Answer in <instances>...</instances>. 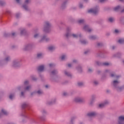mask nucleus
<instances>
[{"mask_svg": "<svg viewBox=\"0 0 124 124\" xmlns=\"http://www.w3.org/2000/svg\"><path fill=\"white\" fill-rule=\"evenodd\" d=\"M70 31H71V29H70V28H67L66 33L65 34L66 37L68 38V37H71V36H73L74 38H77V37H78V35L75 34H71V33H70Z\"/></svg>", "mask_w": 124, "mask_h": 124, "instance_id": "nucleus-1", "label": "nucleus"}, {"mask_svg": "<svg viewBox=\"0 0 124 124\" xmlns=\"http://www.w3.org/2000/svg\"><path fill=\"white\" fill-rule=\"evenodd\" d=\"M51 29V24L48 21L45 22V25L44 28V32H49Z\"/></svg>", "mask_w": 124, "mask_h": 124, "instance_id": "nucleus-2", "label": "nucleus"}, {"mask_svg": "<svg viewBox=\"0 0 124 124\" xmlns=\"http://www.w3.org/2000/svg\"><path fill=\"white\" fill-rule=\"evenodd\" d=\"M87 115L89 118V120L91 122L92 121L91 118H94V117H96V116H97V113L96 112H88Z\"/></svg>", "mask_w": 124, "mask_h": 124, "instance_id": "nucleus-3", "label": "nucleus"}, {"mask_svg": "<svg viewBox=\"0 0 124 124\" xmlns=\"http://www.w3.org/2000/svg\"><path fill=\"white\" fill-rule=\"evenodd\" d=\"M98 12V7H96L94 9H91L88 10V13H93V14H94V15L97 14Z\"/></svg>", "mask_w": 124, "mask_h": 124, "instance_id": "nucleus-4", "label": "nucleus"}, {"mask_svg": "<svg viewBox=\"0 0 124 124\" xmlns=\"http://www.w3.org/2000/svg\"><path fill=\"white\" fill-rule=\"evenodd\" d=\"M31 2V0H25L24 4L23 5V8L25 9V10H29V7H28V4Z\"/></svg>", "mask_w": 124, "mask_h": 124, "instance_id": "nucleus-5", "label": "nucleus"}, {"mask_svg": "<svg viewBox=\"0 0 124 124\" xmlns=\"http://www.w3.org/2000/svg\"><path fill=\"white\" fill-rule=\"evenodd\" d=\"M118 124H124V116H120L119 117Z\"/></svg>", "mask_w": 124, "mask_h": 124, "instance_id": "nucleus-6", "label": "nucleus"}, {"mask_svg": "<svg viewBox=\"0 0 124 124\" xmlns=\"http://www.w3.org/2000/svg\"><path fill=\"white\" fill-rule=\"evenodd\" d=\"M107 104H109V102L107 100H106L104 103L100 104L99 105V107L100 108H103L105 105H107Z\"/></svg>", "mask_w": 124, "mask_h": 124, "instance_id": "nucleus-7", "label": "nucleus"}, {"mask_svg": "<svg viewBox=\"0 0 124 124\" xmlns=\"http://www.w3.org/2000/svg\"><path fill=\"white\" fill-rule=\"evenodd\" d=\"M75 101L76 102L83 103V102H85V99L82 98H76L75 99Z\"/></svg>", "mask_w": 124, "mask_h": 124, "instance_id": "nucleus-8", "label": "nucleus"}, {"mask_svg": "<svg viewBox=\"0 0 124 124\" xmlns=\"http://www.w3.org/2000/svg\"><path fill=\"white\" fill-rule=\"evenodd\" d=\"M83 29H84L85 31H88V32H91L92 31V29H90V28L88 25H85Z\"/></svg>", "mask_w": 124, "mask_h": 124, "instance_id": "nucleus-9", "label": "nucleus"}, {"mask_svg": "<svg viewBox=\"0 0 124 124\" xmlns=\"http://www.w3.org/2000/svg\"><path fill=\"white\" fill-rule=\"evenodd\" d=\"M2 115V114L3 115H4L5 116H7L8 115V112H7L6 110H5V109H2L1 110V113H0Z\"/></svg>", "mask_w": 124, "mask_h": 124, "instance_id": "nucleus-10", "label": "nucleus"}, {"mask_svg": "<svg viewBox=\"0 0 124 124\" xmlns=\"http://www.w3.org/2000/svg\"><path fill=\"white\" fill-rule=\"evenodd\" d=\"M50 40V39L49 38H47L46 36H44L41 39V41H46V42L47 41H49Z\"/></svg>", "mask_w": 124, "mask_h": 124, "instance_id": "nucleus-11", "label": "nucleus"}, {"mask_svg": "<svg viewBox=\"0 0 124 124\" xmlns=\"http://www.w3.org/2000/svg\"><path fill=\"white\" fill-rule=\"evenodd\" d=\"M40 120L42 122H45L46 121V115H42L40 117Z\"/></svg>", "mask_w": 124, "mask_h": 124, "instance_id": "nucleus-12", "label": "nucleus"}, {"mask_svg": "<svg viewBox=\"0 0 124 124\" xmlns=\"http://www.w3.org/2000/svg\"><path fill=\"white\" fill-rule=\"evenodd\" d=\"M29 103H24L22 104L21 107L22 108H27V107H29Z\"/></svg>", "mask_w": 124, "mask_h": 124, "instance_id": "nucleus-13", "label": "nucleus"}, {"mask_svg": "<svg viewBox=\"0 0 124 124\" xmlns=\"http://www.w3.org/2000/svg\"><path fill=\"white\" fill-rule=\"evenodd\" d=\"M44 70V65H41L38 67V71H43Z\"/></svg>", "mask_w": 124, "mask_h": 124, "instance_id": "nucleus-14", "label": "nucleus"}, {"mask_svg": "<svg viewBox=\"0 0 124 124\" xmlns=\"http://www.w3.org/2000/svg\"><path fill=\"white\" fill-rule=\"evenodd\" d=\"M41 113H42V115H43V116H46V115H47V111H46V110L45 109H42L41 111Z\"/></svg>", "mask_w": 124, "mask_h": 124, "instance_id": "nucleus-15", "label": "nucleus"}, {"mask_svg": "<svg viewBox=\"0 0 124 124\" xmlns=\"http://www.w3.org/2000/svg\"><path fill=\"white\" fill-rule=\"evenodd\" d=\"M76 118V117H72L70 122L68 124H73V122H74Z\"/></svg>", "mask_w": 124, "mask_h": 124, "instance_id": "nucleus-16", "label": "nucleus"}, {"mask_svg": "<svg viewBox=\"0 0 124 124\" xmlns=\"http://www.w3.org/2000/svg\"><path fill=\"white\" fill-rule=\"evenodd\" d=\"M31 45H28L27 46H26L25 48H24V50L25 51H27L28 50H29L30 49V48H31Z\"/></svg>", "mask_w": 124, "mask_h": 124, "instance_id": "nucleus-17", "label": "nucleus"}, {"mask_svg": "<svg viewBox=\"0 0 124 124\" xmlns=\"http://www.w3.org/2000/svg\"><path fill=\"white\" fill-rule=\"evenodd\" d=\"M120 82L118 81L117 80H114L113 81V86L114 87H117V85H118V84H119Z\"/></svg>", "mask_w": 124, "mask_h": 124, "instance_id": "nucleus-18", "label": "nucleus"}, {"mask_svg": "<svg viewBox=\"0 0 124 124\" xmlns=\"http://www.w3.org/2000/svg\"><path fill=\"white\" fill-rule=\"evenodd\" d=\"M26 32H27L26 30L25 29H23L21 30L20 34H21V35H23V34H26Z\"/></svg>", "mask_w": 124, "mask_h": 124, "instance_id": "nucleus-19", "label": "nucleus"}, {"mask_svg": "<svg viewBox=\"0 0 124 124\" xmlns=\"http://www.w3.org/2000/svg\"><path fill=\"white\" fill-rule=\"evenodd\" d=\"M18 65H19V63H18V62H17L16 61L13 62V66L14 67H17V66H18Z\"/></svg>", "mask_w": 124, "mask_h": 124, "instance_id": "nucleus-20", "label": "nucleus"}, {"mask_svg": "<svg viewBox=\"0 0 124 124\" xmlns=\"http://www.w3.org/2000/svg\"><path fill=\"white\" fill-rule=\"evenodd\" d=\"M120 8H121V7L120 6H118L115 8H114L113 9L114 11H118L120 9Z\"/></svg>", "mask_w": 124, "mask_h": 124, "instance_id": "nucleus-21", "label": "nucleus"}, {"mask_svg": "<svg viewBox=\"0 0 124 124\" xmlns=\"http://www.w3.org/2000/svg\"><path fill=\"white\" fill-rule=\"evenodd\" d=\"M48 50H49V51H53V50H55V46H49L48 47Z\"/></svg>", "mask_w": 124, "mask_h": 124, "instance_id": "nucleus-22", "label": "nucleus"}, {"mask_svg": "<svg viewBox=\"0 0 124 124\" xmlns=\"http://www.w3.org/2000/svg\"><path fill=\"white\" fill-rule=\"evenodd\" d=\"M64 74H65V75H66L67 76H68L69 77H71V74L66 72V71H65Z\"/></svg>", "mask_w": 124, "mask_h": 124, "instance_id": "nucleus-23", "label": "nucleus"}, {"mask_svg": "<svg viewBox=\"0 0 124 124\" xmlns=\"http://www.w3.org/2000/svg\"><path fill=\"white\" fill-rule=\"evenodd\" d=\"M90 39H91V40H94V39H96V36H91L90 37Z\"/></svg>", "mask_w": 124, "mask_h": 124, "instance_id": "nucleus-24", "label": "nucleus"}, {"mask_svg": "<svg viewBox=\"0 0 124 124\" xmlns=\"http://www.w3.org/2000/svg\"><path fill=\"white\" fill-rule=\"evenodd\" d=\"M30 89H31V86H27L25 88V90L26 91H30Z\"/></svg>", "mask_w": 124, "mask_h": 124, "instance_id": "nucleus-25", "label": "nucleus"}, {"mask_svg": "<svg viewBox=\"0 0 124 124\" xmlns=\"http://www.w3.org/2000/svg\"><path fill=\"white\" fill-rule=\"evenodd\" d=\"M119 43L122 44V43H124V39H121L118 40Z\"/></svg>", "mask_w": 124, "mask_h": 124, "instance_id": "nucleus-26", "label": "nucleus"}, {"mask_svg": "<svg viewBox=\"0 0 124 124\" xmlns=\"http://www.w3.org/2000/svg\"><path fill=\"white\" fill-rule=\"evenodd\" d=\"M94 98H95V95H93L92 96V99H93V100L92 101H91V102H90V104L91 105H92V104H93V100L94 99Z\"/></svg>", "mask_w": 124, "mask_h": 124, "instance_id": "nucleus-27", "label": "nucleus"}, {"mask_svg": "<svg viewBox=\"0 0 124 124\" xmlns=\"http://www.w3.org/2000/svg\"><path fill=\"white\" fill-rule=\"evenodd\" d=\"M78 22L79 24H83V23H85V20H84V19H81V20H78Z\"/></svg>", "mask_w": 124, "mask_h": 124, "instance_id": "nucleus-28", "label": "nucleus"}, {"mask_svg": "<svg viewBox=\"0 0 124 124\" xmlns=\"http://www.w3.org/2000/svg\"><path fill=\"white\" fill-rule=\"evenodd\" d=\"M51 73L53 75H56V74L58 73V71L56 70H54L52 71Z\"/></svg>", "mask_w": 124, "mask_h": 124, "instance_id": "nucleus-29", "label": "nucleus"}, {"mask_svg": "<svg viewBox=\"0 0 124 124\" xmlns=\"http://www.w3.org/2000/svg\"><path fill=\"white\" fill-rule=\"evenodd\" d=\"M55 102H56V99L53 100V101H52L51 102L48 103V105H51L52 104H54V103H55Z\"/></svg>", "mask_w": 124, "mask_h": 124, "instance_id": "nucleus-30", "label": "nucleus"}, {"mask_svg": "<svg viewBox=\"0 0 124 124\" xmlns=\"http://www.w3.org/2000/svg\"><path fill=\"white\" fill-rule=\"evenodd\" d=\"M66 56L64 55H62V56L61 57V60L62 61H64V59H66Z\"/></svg>", "mask_w": 124, "mask_h": 124, "instance_id": "nucleus-31", "label": "nucleus"}, {"mask_svg": "<svg viewBox=\"0 0 124 124\" xmlns=\"http://www.w3.org/2000/svg\"><path fill=\"white\" fill-rule=\"evenodd\" d=\"M80 42L82 43V44H87V43H88V42H87L84 40L80 41Z\"/></svg>", "mask_w": 124, "mask_h": 124, "instance_id": "nucleus-32", "label": "nucleus"}, {"mask_svg": "<svg viewBox=\"0 0 124 124\" xmlns=\"http://www.w3.org/2000/svg\"><path fill=\"white\" fill-rule=\"evenodd\" d=\"M78 85L79 87H82V86L84 85V83H83V82H78Z\"/></svg>", "mask_w": 124, "mask_h": 124, "instance_id": "nucleus-33", "label": "nucleus"}, {"mask_svg": "<svg viewBox=\"0 0 124 124\" xmlns=\"http://www.w3.org/2000/svg\"><path fill=\"white\" fill-rule=\"evenodd\" d=\"M103 65H105L106 66H108V65H110V64L108 62H104L103 63Z\"/></svg>", "mask_w": 124, "mask_h": 124, "instance_id": "nucleus-34", "label": "nucleus"}, {"mask_svg": "<svg viewBox=\"0 0 124 124\" xmlns=\"http://www.w3.org/2000/svg\"><path fill=\"white\" fill-rule=\"evenodd\" d=\"M37 93L38 94H42V93H43V92L41 91V90L38 91Z\"/></svg>", "mask_w": 124, "mask_h": 124, "instance_id": "nucleus-35", "label": "nucleus"}, {"mask_svg": "<svg viewBox=\"0 0 124 124\" xmlns=\"http://www.w3.org/2000/svg\"><path fill=\"white\" fill-rule=\"evenodd\" d=\"M13 97H14V94H11L9 96V98L10 99H12V98H13Z\"/></svg>", "mask_w": 124, "mask_h": 124, "instance_id": "nucleus-36", "label": "nucleus"}, {"mask_svg": "<svg viewBox=\"0 0 124 124\" xmlns=\"http://www.w3.org/2000/svg\"><path fill=\"white\" fill-rule=\"evenodd\" d=\"M42 56H43L42 53H39L37 54V58H41Z\"/></svg>", "mask_w": 124, "mask_h": 124, "instance_id": "nucleus-37", "label": "nucleus"}, {"mask_svg": "<svg viewBox=\"0 0 124 124\" xmlns=\"http://www.w3.org/2000/svg\"><path fill=\"white\" fill-rule=\"evenodd\" d=\"M108 21L109 22H113V21H114V18L110 17V18H108Z\"/></svg>", "mask_w": 124, "mask_h": 124, "instance_id": "nucleus-38", "label": "nucleus"}, {"mask_svg": "<svg viewBox=\"0 0 124 124\" xmlns=\"http://www.w3.org/2000/svg\"><path fill=\"white\" fill-rule=\"evenodd\" d=\"M78 71L79 72H82V69L81 68L80 66H79L78 68Z\"/></svg>", "mask_w": 124, "mask_h": 124, "instance_id": "nucleus-39", "label": "nucleus"}, {"mask_svg": "<svg viewBox=\"0 0 124 124\" xmlns=\"http://www.w3.org/2000/svg\"><path fill=\"white\" fill-rule=\"evenodd\" d=\"M5 3L4 1L0 0V5H3Z\"/></svg>", "mask_w": 124, "mask_h": 124, "instance_id": "nucleus-40", "label": "nucleus"}, {"mask_svg": "<svg viewBox=\"0 0 124 124\" xmlns=\"http://www.w3.org/2000/svg\"><path fill=\"white\" fill-rule=\"evenodd\" d=\"M39 36V34H35L34 35V38H37Z\"/></svg>", "mask_w": 124, "mask_h": 124, "instance_id": "nucleus-41", "label": "nucleus"}, {"mask_svg": "<svg viewBox=\"0 0 124 124\" xmlns=\"http://www.w3.org/2000/svg\"><path fill=\"white\" fill-rule=\"evenodd\" d=\"M10 60V58L9 57H7L5 59V62H8V61H9Z\"/></svg>", "mask_w": 124, "mask_h": 124, "instance_id": "nucleus-42", "label": "nucleus"}, {"mask_svg": "<svg viewBox=\"0 0 124 124\" xmlns=\"http://www.w3.org/2000/svg\"><path fill=\"white\" fill-rule=\"evenodd\" d=\"M108 0H100V2H106Z\"/></svg>", "mask_w": 124, "mask_h": 124, "instance_id": "nucleus-43", "label": "nucleus"}, {"mask_svg": "<svg viewBox=\"0 0 124 124\" xmlns=\"http://www.w3.org/2000/svg\"><path fill=\"white\" fill-rule=\"evenodd\" d=\"M31 78L33 81H35V80H36V78H35V77L33 76L31 77Z\"/></svg>", "mask_w": 124, "mask_h": 124, "instance_id": "nucleus-44", "label": "nucleus"}, {"mask_svg": "<svg viewBox=\"0 0 124 124\" xmlns=\"http://www.w3.org/2000/svg\"><path fill=\"white\" fill-rule=\"evenodd\" d=\"M9 35V34H8V33H5L4 34V36H5V37H7V36H8Z\"/></svg>", "mask_w": 124, "mask_h": 124, "instance_id": "nucleus-45", "label": "nucleus"}, {"mask_svg": "<svg viewBox=\"0 0 124 124\" xmlns=\"http://www.w3.org/2000/svg\"><path fill=\"white\" fill-rule=\"evenodd\" d=\"M21 115L23 117H26V115L25 114V111H24V112L22 113Z\"/></svg>", "mask_w": 124, "mask_h": 124, "instance_id": "nucleus-46", "label": "nucleus"}, {"mask_svg": "<svg viewBox=\"0 0 124 124\" xmlns=\"http://www.w3.org/2000/svg\"><path fill=\"white\" fill-rule=\"evenodd\" d=\"M29 84V81H25L24 82V85H28Z\"/></svg>", "mask_w": 124, "mask_h": 124, "instance_id": "nucleus-47", "label": "nucleus"}, {"mask_svg": "<svg viewBox=\"0 0 124 124\" xmlns=\"http://www.w3.org/2000/svg\"><path fill=\"white\" fill-rule=\"evenodd\" d=\"M63 95L64 96H66L67 95V93L64 92L63 93Z\"/></svg>", "mask_w": 124, "mask_h": 124, "instance_id": "nucleus-48", "label": "nucleus"}, {"mask_svg": "<svg viewBox=\"0 0 124 124\" xmlns=\"http://www.w3.org/2000/svg\"><path fill=\"white\" fill-rule=\"evenodd\" d=\"M98 46H102V43H98L97 44Z\"/></svg>", "mask_w": 124, "mask_h": 124, "instance_id": "nucleus-49", "label": "nucleus"}, {"mask_svg": "<svg viewBox=\"0 0 124 124\" xmlns=\"http://www.w3.org/2000/svg\"><path fill=\"white\" fill-rule=\"evenodd\" d=\"M19 16H20V14H16V18H19Z\"/></svg>", "mask_w": 124, "mask_h": 124, "instance_id": "nucleus-50", "label": "nucleus"}, {"mask_svg": "<svg viewBox=\"0 0 124 124\" xmlns=\"http://www.w3.org/2000/svg\"><path fill=\"white\" fill-rule=\"evenodd\" d=\"M79 7H80V8H82V7H83V4H79Z\"/></svg>", "mask_w": 124, "mask_h": 124, "instance_id": "nucleus-51", "label": "nucleus"}, {"mask_svg": "<svg viewBox=\"0 0 124 124\" xmlns=\"http://www.w3.org/2000/svg\"><path fill=\"white\" fill-rule=\"evenodd\" d=\"M50 67H52V66H54V64L50 63L49 64Z\"/></svg>", "mask_w": 124, "mask_h": 124, "instance_id": "nucleus-52", "label": "nucleus"}, {"mask_svg": "<svg viewBox=\"0 0 124 124\" xmlns=\"http://www.w3.org/2000/svg\"><path fill=\"white\" fill-rule=\"evenodd\" d=\"M94 84H95V85H97V84H98V82L96 81H94Z\"/></svg>", "mask_w": 124, "mask_h": 124, "instance_id": "nucleus-53", "label": "nucleus"}, {"mask_svg": "<svg viewBox=\"0 0 124 124\" xmlns=\"http://www.w3.org/2000/svg\"><path fill=\"white\" fill-rule=\"evenodd\" d=\"M65 5V3H64L62 5V8H63V7H64Z\"/></svg>", "mask_w": 124, "mask_h": 124, "instance_id": "nucleus-54", "label": "nucleus"}, {"mask_svg": "<svg viewBox=\"0 0 124 124\" xmlns=\"http://www.w3.org/2000/svg\"><path fill=\"white\" fill-rule=\"evenodd\" d=\"M115 32L116 33H118V32H119V30H115Z\"/></svg>", "mask_w": 124, "mask_h": 124, "instance_id": "nucleus-55", "label": "nucleus"}, {"mask_svg": "<svg viewBox=\"0 0 124 124\" xmlns=\"http://www.w3.org/2000/svg\"><path fill=\"white\" fill-rule=\"evenodd\" d=\"M92 71H93V70L91 69H88V72H92Z\"/></svg>", "mask_w": 124, "mask_h": 124, "instance_id": "nucleus-56", "label": "nucleus"}, {"mask_svg": "<svg viewBox=\"0 0 124 124\" xmlns=\"http://www.w3.org/2000/svg\"><path fill=\"white\" fill-rule=\"evenodd\" d=\"M16 1L17 3H20V0H16Z\"/></svg>", "mask_w": 124, "mask_h": 124, "instance_id": "nucleus-57", "label": "nucleus"}, {"mask_svg": "<svg viewBox=\"0 0 124 124\" xmlns=\"http://www.w3.org/2000/svg\"><path fill=\"white\" fill-rule=\"evenodd\" d=\"M96 63L98 65H100V63L99 62H97Z\"/></svg>", "mask_w": 124, "mask_h": 124, "instance_id": "nucleus-58", "label": "nucleus"}, {"mask_svg": "<svg viewBox=\"0 0 124 124\" xmlns=\"http://www.w3.org/2000/svg\"><path fill=\"white\" fill-rule=\"evenodd\" d=\"M110 76H111V77H114V76H115V75L111 74Z\"/></svg>", "mask_w": 124, "mask_h": 124, "instance_id": "nucleus-59", "label": "nucleus"}, {"mask_svg": "<svg viewBox=\"0 0 124 124\" xmlns=\"http://www.w3.org/2000/svg\"><path fill=\"white\" fill-rule=\"evenodd\" d=\"M68 67H71V64H68Z\"/></svg>", "mask_w": 124, "mask_h": 124, "instance_id": "nucleus-60", "label": "nucleus"}, {"mask_svg": "<svg viewBox=\"0 0 124 124\" xmlns=\"http://www.w3.org/2000/svg\"><path fill=\"white\" fill-rule=\"evenodd\" d=\"M88 52H89V51H85V52H84V54L86 55V54H88Z\"/></svg>", "mask_w": 124, "mask_h": 124, "instance_id": "nucleus-61", "label": "nucleus"}, {"mask_svg": "<svg viewBox=\"0 0 124 124\" xmlns=\"http://www.w3.org/2000/svg\"><path fill=\"white\" fill-rule=\"evenodd\" d=\"M21 96H24V92H21Z\"/></svg>", "mask_w": 124, "mask_h": 124, "instance_id": "nucleus-62", "label": "nucleus"}, {"mask_svg": "<svg viewBox=\"0 0 124 124\" xmlns=\"http://www.w3.org/2000/svg\"><path fill=\"white\" fill-rule=\"evenodd\" d=\"M1 117H2V114L0 113V119L1 118Z\"/></svg>", "mask_w": 124, "mask_h": 124, "instance_id": "nucleus-63", "label": "nucleus"}, {"mask_svg": "<svg viewBox=\"0 0 124 124\" xmlns=\"http://www.w3.org/2000/svg\"><path fill=\"white\" fill-rule=\"evenodd\" d=\"M12 35H13V36H14V35H15V33H12Z\"/></svg>", "mask_w": 124, "mask_h": 124, "instance_id": "nucleus-64", "label": "nucleus"}]
</instances>
